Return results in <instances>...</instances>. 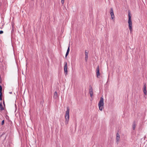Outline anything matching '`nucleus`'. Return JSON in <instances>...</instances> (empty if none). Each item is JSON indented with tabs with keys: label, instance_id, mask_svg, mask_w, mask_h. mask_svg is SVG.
Returning <instances> with one entry per match:
<instances>
[{
	"label": "nucleus",
	"instance_id": "14",
	"mask_svg": "<svg viewBox=\"0 0 147 147\" xmlns=\"http://www.w3.org/2000/svg\"><path fill=\"white\" fill-rule=\"evenodd\" d=\"M0 107L1 111H2V110H4V109L3 107L1 102L0 103Z\"/></svg>",
	"mask_w": 147,
	"mask_h": 147
},
{
	"label": "nucleus",
	"instance_id": "5",
	"mask_svg": "<svg viewBox=\"0 0 147 147\" xmlns=\"http://www.w3.org/2000/svg\"><path fill=\"white\" fill-rule=\"evenodd\" d=\"M64 71L65 74L66 75L67 74V63L66 62H64Z\"/></svg>",
	"mask_w": 147,
	"mask_h": 147
},
{
	"label": "nucleus",
	"instance_id": "18",
	"mask_svg": "<svg viewBox=\"0 0 147 147\" xmlns=\"http://www.w3.org/2000/svg\"><path fill=\"white\" fill-rule=\"evenodd\" d=\"M4 123V120H3L2 121V122H1V125H3Z\"/></svg>",
	"mask_w": 147,
	"mask_h": 147
},
{
	"label": "nucleus",
	"instance_id": "1",
	"mask_svg": "<svg viewBox=\"0 0 147 147\" xmlns=\"http://www.w3.org/2000/svg\"><path fill=\"white\" fill-rule=\"evenodd\" d=\"M128 23L130 32V33H131L133 30L132 28V22L131 20V16L130 15L129 12L128 13Z\"/></svg>",
	"mask_w": 147,
	"mask_h": 147
},
{
	"label": "nucleus",
	"instance_id": "7",
	"mask_svg": "<svg viewBox=\"0 0 147 147\" xmlns=\"http://www.w3.org/2000/svg\"><path fill=\"white\" fill-rule=\"evenodd\" d=\"M96 76L97 78H98L100 75L99 72V65H98L96 69Z\"/></svg>",
	"mask_w": 147,
	"mask_h": 147
},
{
	"label": "nucleus",
	"instance_id": "17",
	"mask_svg": "<svg viewBox=\"0 0 147 147\" xmlns=\"http://www.w3.org/2000/svg\"><path fill=\"white\" fill-rule=\"evenodd\" d=\"M64 1L65 0H61V3L63 5L64 4Z\"/></svg>",
	"mask_w": 147,
	"mask_h": 147
},
{
	"label": "nucleus",
	"instance_id": "9",
	"mask_svg": "<svg viewBox=\"0 0 147 147\" xmlns=\"http://www.w3.org/2000/svg\"><path fill=\"white\" fill-rule=\"evenodd\" d=\"M88 52H87V51L86 50L85 51V60L86 61H87L88 58Z\"/></svg>",
	"mask_w": 147,
	"mask_h": 147
},
{
	"label": "nucleus",
	"instance_id": "8",
	"mask_svg": "<svg viewBox=\"0 0 147 147\" xmlns=\"http://www.w3.org/2000/svg\"><path fill=\"white\" fill-rule=\"evenodd\" d=\"M143 91L144 94L146 95H147V91L146 90V86L145 83H144V86H143Z\"/></svg>",
	"mask_w": 147,
	"mask_h": 147
},
{
	"label": "nucleus",
	"instance_id": "15",
	"mask_svg": "<svg viewBox=\"0 0 147 147\" xmlns=\"http://www.w3.org/2000/svg\"><path fill=\"white\" fill-rule=\"evenodd\" d=\"M2 87L1 86H0V94L2 93Z\"/></svg>",
	"mask_w": 147,
	"mask_h": 147
},
{
	"label": "nucleus",
	"instance_id": "10",
	"mask_svg": "<svg viewBox=\"0 0 147 147\" xmlns=\"http://www.w3.org/2000/svg\"><path fill=\"white\" fill-rule=\"evenodd\" d=\"M120 139V137L119 134L118 133H117L116 134V140L117 142L119 141V139Z\"/></svg>",
	"mask_w": 147,
	"mask_h": 147
},
{
	"label": "nucleus",
	"instance_id": "16",
	"mask_svg": "<svg viewBox=\"0 0 147 147\" xmlns=\"http://www.w3.org/2000/svg\"><path fill=\"white\" fill-rule=\"evenodd\" d=\"M2 93H0V100H2Z\"/></svg>",
	"mask_w": 147,
	"mask_h": 147
},
{
	"label": "nucleus",
	"instance_id": "20",
	"mask_svg": "<svg viewBox=\"0 0 147 147\" xmlns=\"http://www.w3.org/2000/svg\"><path fill=\"white\" fill-rule=\"evenodd\" d=\"M9 93L10 94H12V92H9Z\"/></svg>",
	"mask_w": 147,
	"mask_h": 147
},
{
	"label": "nucleus",
	"instance_id": "11",
	"mask_svg": "<svg viewBox=\"0 0 147 147\" xmlns=\"http://www.w3.org/2000/svg\"><path fill=\"white\" fill-rule=\"evenodd\" d=\"M69 50H70V49H69V46H68V49H67V52L66 53V54H65V57H67V56L68 55L69 53Z\"/></svg>",
	"mask_w": 147,
	"mask_h": 147
},
{
	"label": "nucleus",
	"instance_id": "2",
	"mask_svg": "<svg viewBox=\"0 0 147 147\" xmlns=\"http://www.w3.org/2000/svg\"><path fill=\"white\" fill-rule=\"evenodd\" d=\"M69 109L68 107L67 108V111L65 112V124L67 125L68 123L69 120Z\"/></svg>",
	"mask_w": 147,
	"mask_h": 147
},
{
	"label": "nucleus",
	"instance_id": "3",
	"mask_svg": "<svg viewBox=\"0 0 147 147\" xmlns=\"http://www.w3.org/2000/svg\"><path fill=\"white\" fill-rule=\"evenodd\" d=\"M98 105L99 107V110L100 111H102L104 108V99L103 97H101L100 98Z\"/></svg>",
	"mask_w": 147,
	"mask_h": 147
},
{
	"label": "nucleus",
	"instance_id": "6",
	"mask_svg": "<svg viewBox=\"0 0 147 147\" xmlns=\"http://www.w3.org/2000/svg\"><path fill=\"white\" fill-rule=\"evenodd\" d=\"M89 92L90 96L91 97H92L93 96V90L91 86H90V88L89 90Z\"/></svg>",
	"mask_w": 147,
	"mask_h": 147
},
{
	"label": "nucleus",
	"instance_id": "13",
	"mask_svg": "<svg viewBox=\"0 0 147 147\" xmlns=\"http://www.w3.org/2000/svg\"><path fill=\"white\" fill-rule=\"evenodd\" d=\"M54 97L55 98H57L58 97L57 93L56 91L54 93Z\"/></svg>",
	"mask_w": 147,
	"mask_h": 147
},
{
	"label": "nucleus",
	"instance_id": "12",
	"mask_svg": "<svg viewBox=\"0 0 147 147\" xmlns=\"http://www.w3.org/2000/svg\"><path fill=\"white\" fill-rule=\"evenodd\" d=\"M136 126V123L135 121H134L132 125V128L133 130H135Z\"/></svg>",
	"mask_w": 147,
	"mask_h": 147
},
{
	"label": "nucleus",
	"instance_id": "4",
	"mask_svg": "<svg viewBox=\"0 0 147 147\" xmlns=\"http://www.w3.org/2000/svg\"><path fill=\"white\" fill-rule=\"evenodd\" d=\"M110 14L111 15L112 19L114 20V18H115V15L114 13L113 9L112 8H111Z\"/></svg>",
	"mask_w": 147,
	"mask_h": 147
},
{
	"label": "nucleus",
	"instance_id": "19",
	"mask_svg": "<svg viewBox=\"0 0 147 147\" xmlns=\"http://www.w3.org/2000/svg\"><path fill=\"white\" fill-rule=\"evenodd\" d=\"M3 32L2 30L0 31V34H2L3 33Z\"/></svg>",
	"mask_w": 147,
	"mask_h": 147
}]
</instances>
